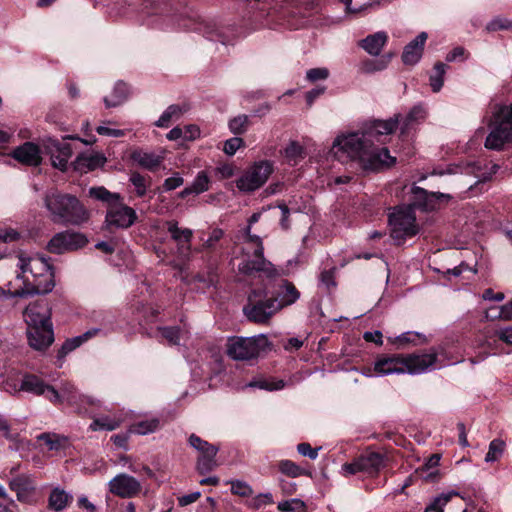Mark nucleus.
Here are the masks:
<instances>
[{"label":"nucleus","instance_id":"nucleus-39","mask_svg":"<svg viewBox=\"0 0 512 512\" xmlns=\"http://www.w3.org/2000/svg\"><path fill=\"white\" fill-rule=\"evenodd\" d=\"M278 469L288 477L296 478L305 474V470L291 460H281L278 463Z\"/></svg>","mask_w":512,"mask_h":512},{"label":"nucleus","instance_id":"nucleus-50","mask_svg":"<svg viewBox=\"0 0 512 512\" xmlns=\"http://www.w3.org/2000/svg\"><path fill=\"white\" fill-rule=\"evenodd\" d=\"M209 177L205 171H200L191 184L194 194H200L209 189Z\"/></svg>","mask_w":512,"mask_h":512},{"label":"nucleus","instance_id":"nucleus-9","mask_svg":"<svg viewBox=\"0 0 512 512\" xmlns=\"http://www.w3.org/2000/svg\"><path fill=\"white\" fill-rule=\"evenodd\" d=\"M238 269L247 276L259 274L267 278H274L279 275L275 266L264 257V250H261V254H258L257 250L248 251Z\"/></svg>","mask_w":512,"mask_h":512},{"label":"nucleus","instance_id":"nucleus-49","mask_svg":"<svg viewBox=\"0 0 512 512\" xmlns=\"http://www.w3.org/2000/svg\"><path fill=\"white\" fill-rule=\"evenodd\" d=\"M181 114V109L178 105H170L160 116L158 121L156 122V126L158 127H168L171 119L174 116H179Z\"/></svg>","mask_w":512,"mask_h":512},{"label":"nucleus","instance_id":"nucleus-31","mask_svg":"<svg viewBox=\"0 0 512 512\" xmlns=\"http://www.w3.org/2000/svg\"><path fill=\"white\" fill-rule=\"evenodd\" d=\"M128 96V87L124 82H117L114 86L111 96L104 98V104L107 108L117 107L124 103Z\"/></svg>","mask_w":512,"mask_h":512},{"label":"nucleus","instance_id":"nucleus-16","mask_svg":"<svg viewBox=\"0 0 512 512\" xmlns=\"http://www.w3.org/2000/svg\"><path fill=\"white\" fill-rule=\"evenodd\" d=\"M24 320L27 325L53 326L51 308L46 301L30 303L24 310Z\"/></svg>","mask_w":512,"mask_h":512},{"label":"nucleus","instance_id":"nucleus-33","mask_svg":"<svg viewBox=\"0 0 512 512\" xmlns=\"http://www.w3.org/2000/svg\"><path fill=\"white\" fill-rule=\"evenodd\" d=\"M425 117V109L422 106H414L403 120L401 126V134L408 133L416 123L424 120Z\"/></svg>","mask_w":512,"mask_h":512},{"label":"nucleus","instance_id":"nucleus-63","mask_svg":"<svg viewBox=\"0 0 512 512\" xmlns=\"http://www.w3.org/2000/svg\"><path fill=\"white\" fill-rule=\"evenodd\" d=\"M96 131L100 135L109 136V137H122L125 135V131L121 129H112L106 126H98Z\"/></svg>","mask_w":512,"mask_h":512},{"label":"nucleus","instance_id":"nucleus-47","mask_svg":"<svg viewBox=\"0 0 512 512\" xmlns=\"http://www.w3.org/2000/svg\"><path fill=\"white\" fill-rule=\"evenodd\" d=\"M82 339L81 337L77 336L74 338L67 339L61 348L58 350L57 358L59 361H62L67 354L78 348L80 345H82Z\"/></svg>","mask_w":512,"mask_h":512},{"label":"nucleus","instance_id":"nucleus-60","mask_svg":"<svg viewBox=\"0 0 512 512\" xmlns=\"http://www.w3.org/2000/svg\"><path fill=\"white\" fill-rule=\"evenodd\" d=\"M278 207L281 210L280 226L282 229L288 230L290 228V210L285 203L279 204Z\"/></svg>","mask_w":512,"mask_h":512},{"label":"nucleus","instance_id":"nucleus-5","mask_svg":"<svg viewBox=\"0 0 512 512\" xmlns=\"http://www.w3.org/2000/svg\"><path fill=\"white\" fill-rule=\"evenodd\" d=\"M488 125L491 131L485 140L486 148L500 150L505 143L512 142V104L495 107Z\"/></svg>","mask_w":512,"mask_h":512},{"label":"nucleus","instance_id":"nucleus-42","mask_svg":"<svg viewBox=\"0 0 512 512\" xmlns=\"http://www.w3.org/2000/svg\"><path fill=\"white\" fill-rule=\"evenodd\" d=\"M505 448V442L500 439H494L489 444L488 452L485 456L486 462H495L497 461L503 454Z\"/></svg>","mask_w":512,"mask_h":512},{"label":"nucleus","instance_id":"nucleus-29","mask_svg":"<svg viewBox=\"0 0 512 512\" xmlns=\"http://www.w3.org/2000/svg\"><path fill=\"white\" fill-rule=\"evenodd\" d=\"M106 159L100 154L80 155L76 158L75 169L77 171L88 172L104 165Z\"/></svg>","mask_w":512,"mask_h":512},{"label":"nucleus","instance_id":"nucleus-1","mask_svg":"<svg viewBox=\"0 0 512 512\" xmlns=\"http://www.w3.org/2000/svg\"><path fill=\"white\" fill-rule=\"evenodd\" d=\"M399 123L398 116L388 120H373L363 125L361 130L339 136L333 142L332 152L338 157L357 161L364 170L379 171L392 166L396 159L386 147L379 148L374 143L385 144Z\"/></svg>","mask_w":512,"mask_h":512},{"label":"nucleus","instance_id":"nucleus-36","mask_svg":"<svg viewBox=\"0 0 512 512\" xmlns=\"http://www.w3.org/2000/svg\"><path fill=\"white\" fill-rule=\"evenodd\" d=\"M446 72V65L438 62L434 65L433 73L430 75V86L433 92H439L444 83V75Z\"/></svg>","mask_w":512,"mask_h":512},{"label":"nucleus","instance_id":"nucleus-25","mask_svg":"<svg viewBox=\"0 0 512 512\" xmlns=\"http://www.w3.org/2000/svg\"><path fill=\"white\" fill-rule=\"evenodd\" d=\"M167 230L171 238L177 242L178 249L181 251L189 252L190 243L193 237V231L189 228H180L176 221L167 222Z\"/></svg>","mask_w":512,"mask_h":512},{"label":"nucleus","instance_id":"nucleus-55","mask_svg":"<svg viewBox=\"0 0 512 512\" xmlns=\"http://www.w3.org/2000/svg\"><path fill=\"white\" fill-rule=\"evenodd\" d=\"M329 76V70L327 68H313L307 71L306 78L310 82H316L318 80H325Z\"/></svg>","mask_w":512,"mask_h":512},{"label":"nucleus","instance_id":"nucleus-23","mask_svg":"<svg viewBox=\"0 0 512 512\" xmlns=\"http://www.w3.org/2000/svg\"><path fill=\"white\" fill-rule=\"evenodd\" d=\"M427 37L426 32H421L405 46L402 54V60L405 64L414 65L420 60Z\"/></svg>","mask_w":512,"mask_h":512},{"label":"nucleus","instance_id":"nucleus-35","mask_svg":"<svg viewBox=\"0 0 512 512\" xmlns=\"http://www.w3.org/2000/svg\"><path fill=\"white\" fill-rule=\"evenodd\" d=\"M121 421L119 419L110 418L109 416H102L93 420L90 424L92 431L106 430L113 431L120 426Z\"/></svg>","mask_w":512,"mask_h":512},{"label":"nucleus","instance_id":"nucleus-13","mask_svg":"<svg viewBox=\"0 0 512 512\" xmlns=\"http://www.w3.org/2000/svg\"><path fill=\"white\" fill-rule=\"evenodd\" d=\"M136 219L137 215L133 208L118 202L108 208L105 223L109 227L125 229L132 226Z\"/></svg>","mask_w":512,"mask_h":512},{"label":"nucleus","instance_id":"nucleus-56","mask_svg":"<svg viewBox=\"0 0 512 512\" xmlns=\"http://www.w3.org/2000/svg\"><path fill=\"white\" fill-rule=\"evenodd\" d=\"M321 447L312 448L309 443L302 442L297 445V451L299 454L305 457H309L312 460H315L318 457V451Z\"/></svg>","mask_w":512,"mask_h":512},{"label":"nucleus","instance_id":"nucleus-19","mask_svg":"<svg viewBox=\"0 0 512 512\" xmlns=\"http://www.w3.org/2000/svg\"><path fill=\"white\" fill-rule=\"evenodd\" d=\"M10 155L16 161L26 166L36 167L42 162L40 148L33 142H25L16 147Z\"/></svg>","mask_w":512,"mask_h":512},{"label":"nucleus","instance_id":"nucleus-48","mask_svg":"<svg viewBox=\"0 0 512 512\" xmlns=\"http://www.w3.org/2000/svg\"><path fill=\"white\" fill-rule=\"evenodd\" d=\"M390 59L391 55L389 54L377 60L366 61L363 65V69L367 73L381 71L387 67L388 63L390 62Z\"/></svg>","mask_w":512,"mask_h":512},{"label":"nucleus","instance_id":"nucleus-51","mask_svg":"<svg viewBox=\"0 0 512 512\" xmlns=\"http://www.w3.org/2000/svg\"><path fill=\"white\" fill-rule=\"evenodd\" d=\"M228 483L231 485V492L235 495L249 497L253 493L251 486L244 481L231 480Z\"/></svg>","mask_w":512,"mask_h":512},{"label":"nucleus","instance_id":"nucleus-43","mask_svg":"<svg viewBox=\"0 0 512 512\" xmlns=\"http://www.w3.org/2000/svg\"><path fill=\"white\" fill-rule=\"evenodd\" d=\"M245 235V243L247 245L248 251L257 250L258 254H261V250H264L263 242L261 237L258 235L252 234L250 226H247L244 229Z\"/></svg>","mask_w":512,"mask_h":512},{"label":"nucleus","instance_id":"nucleus-54","mask_svg":"<svg viewBox=\"0 0 512 512\" xmlns=\"http://www.w3.org/2000/svg\"><path fill=\"white\" fill-rule=\"evenodd\" d=\"M59 394L62 396V402L64 400L72 403L76 398V391L73 384L69 382H64L61 384Z\"/></svg>","mask_w":512,"mask_h":512},{"label":"nucleus","instance_id":"nucleus-6","mask_svg":"<svg viewBox=\"0 0 512 512\" xmlns=\"http://www.w3.org/2000/svg\"><path fill=\"white\" fill-rule=\"evenodd\" d=\"M268 346V338L263 334L253 337H233L228 341L227 355L234 360H250L258 357Z\"/></svg>","mask_w":512,"mask_h":512},{"label":"nucleus","instance_id":"nucleus-3","mask_svg":"<svg viewBox=\"0 0 512 512\" xmlns=\"http://www.w3.org/2000/svg\"><path fill=\"white\" fill-rule=\"evenodd\" d=\"M44 205L54 223L79 226L90 218L89 210L75 195L56 189L46 193Z\"/></svg>","mask_w":512,"mask_h":512},{"label":"nucleus","instance_id":"nucleus-34","mask_svg":"<svg viewBox=\"0 0 512 512\" xmlns=\"http://www.w3.org/2000/svg\"><path fill=\"white\" fill-rule=\"evenodd\" d=\"M160 427V421L157 418L142 420L132 424L129 432L137 435H147L157 431Z\"/></svg>","mask_w":512,"mask_h":512},{"label":"nucleus","instance_id":"nucleus-53","mask_svg":"<svg viewBox=\"0 0 512 512\" xmlns=\"http://www.w3.org/2000/svg\"><path fill=\"white\" fill-rule=\"evenodd\" d=\"M244 145V141L240 137H233L225 141L223 151L227 155H234L237 150Z\"/></svg>","mask_w":512,"mask_h":512},{"label":"nucleus","instance_id":"nucleus-30","mask_svg":"<svg viewBox=\"0 0 512 512\" xmlns=\"http://www.w3.org/2000/svg\"><path fill=\"white\" fill-rule=\"evenodd\" d=\"M0 432L11 443V448L19 450L23 448L25 441L18 432L11 429L8 419L0 414Z\"/></svg>","mask_w":512,"mask_h":512},{"label":"nucleus","instance_id":"nucleus-64","mask_svg":"<svg viewBox=\"0 0 512 512\" xmlns=\"http://www.w3.org/2000/svg\"><path fill=\"white\" fill-rule=\"evenodd\" d=\"M201 496V493L200 492H192L190 494H187V495H183L181 497L178 498V503L181 507H185L187 505H190L194 502H196Z\"/></svg>","mask_w":512,"mask_h":512},{"label":"nucleus","instance_id":"nucleus-2","mask_svg":"<svg viewBox=\"0 0 512 512\" xmlns=\"http://www.w3.org/2000/svg\"><path fill=\"white\" fill-rule=\"evenodd\" d=\"M18 266L22 273L30 272L32 279L24 280L23 286L15 290V296L47 294L53 290L55 286L53 267L44 256L21 254Z\"/></svg>","mask_w":512,"mask_h":512},{"label":"nucleus","instance_id":"nucleus-57","mask_svg":"<svg viewBox=\"0 0 512 512\" xmlns=\"http://www.w3.org/2000/svg\"><path fill=\"white\" fill-rule=\"evenodd\" d=\"M184 183V179L180 176L179 173H174L173 176L165 179L163 183V189L165 191H171L174 190L180 186H182Z\"/></svg>","mask_w":512,"mask_h":512},{"label":"nucleus","instance_id":"nucleus-14","mask_svg":"<svg viewBox=\"0 0 512 512\" xmlns=\"http://www.w3.org/2000/svg\"><path fill=\"white\" fill-rule=\"evenodd\" d=\"M109 491L121 498H132L138 495L141 491V483L125 473H120L112 478L109 483Z\"/></svg>","mask_w":512,"mask_h":512},{"label":"nucleus","instance_id":"nucleus-40","mask_svg":"<svg viewBox=\"0 0 512 512\" xmlns=\"http://www.w3.org/2000/svg\"><path fill=\"white\" fill-rule=\"evenodd\" d=\"M455 495H457V493L453 492L440 494L439 496L435 497L432 500V502L426 507L424 512H443L444 507Z\"/></svg>","mask_w":512,"mask_h":512},{"label":"nucleus","instance_id":"nucleus-17","mask_svg":"<svg viewBox=\"0 0 512 512\" xmlns=\"http://www.w3.org/2000/svg\"><path fill=\"white\" fill-rule=\"evenodd\" d=\"M27 338L31 348L44 351L54 342L53 326L27 325Z\"/></svg>","mask_w":512,"mask_h":512},{"label":"nucleus","instance_id":"nucleus-46","mask_svg":"<svg viewBox=\"0 0 512 512\" xmlns=\"http://www.w3.org/2000/svg\"><path fill=\"white\" fill-rule=\"evenodd\" d=\"M37 439L44 442L49 450H59L62 446V441L65 440L55 433H42Z\"/></svg>","mask_w":512,"mask_h":512},{"label":"nucleus","instance_id":"nucleus-20","mask_svg":"<svg viewBox=\"0 0 512 512\" xmlns=\"http://www.w3.org/2000/svg\"><path fill=\"white\" fill-rule=\"evenodd\" d=\"M9 487L16 493L18 501L27 504L33 503L36 487L31 477L18 475L10 480Z\"/></svg>","mask_w":512,"mask_h":512},{"label":"nucleus","instance_id":"nucleus-27","mask_svg":"<svg viewBox=\"0 0 512 512\" xmlns=\"http://www.w3.org/2000/svg\"><path fill=\"white\" fill-rule=\"evenodd\" d=\"M73 500V496L60 487L51 490L48 497V508L54 512L64 510Z\"/></svg>","mask_w":512,"mask_h":512},{"label":"nucleus","instance_id":"nucleus-22","mask_svg":"<svg viewBox=\"0 0 512 512\" xmlns=\"http://www.w3.org/2000/svg\"><path fill=\"white\" fill-rule=\"evenodd\" d=\"M270 297L277 300L281 310L294 304L299 299L300 292L292 282L282 279Z\"/></svg>","mask_w":512,"mask_h":512},{"label":"nucleus","instance_id":"nucleus-58","mask_svg":"<svg viewBox=\"0 0 512 512\" xmlns=\"http://www.w3.org/2000/svg\"><path fill=\"white\" fill-rule=\"evenodd\" d=\"M224 232L222 229L216 228L214 229L209 238L203 243V247L206 249H214L216 246V243L220 241V239L223 237Z\"/></svg>","mask_w":512,"mask_h":512},{"label":"nucleus","instance_id":"nucleus-11","mask_svg":"<svg viewBox=\"0 0 512 512\" xmlns=\"http://www.w3.org/2000/svg\"><path fill=\"white\" fill-rule=\"evenodd\" d=\"M88 242L86 236L80 232L63 231L55 234L47 244L51 253L62 254L84 247Z\"/></svg>","mask_w":512,"mask_h":512},{"label":"nucleus","instance_id":"nucleus-24","mask_svg":"<svg viewBox=\"0 0 512 512\" xmlns=\"http://www.w3.org/2000/svg\"><path fill=\"white\" fill-rule=\"evenodd\" d=\"M404 356L397 355L378 359L375 362L374 370L380 375H389L393 373H405Z\"/></svg>","mask_w":512,"mask_h":512},{"label":"nucleus","instance_id":"nucleus-45","mask_svg":"<svg viewBox=\"0 0 512 512\" xmlns=\"http://www.w3.org/2000/svg\"><path fill=\"white\" fill-rule=\"evenodd\" d=\"M158 330L170 345H178L180 338L184 332L181 328L175 326L159 327Z\"/></svg>","mask_w":512,"mask_h":512},{"label":"nucleus","instance_id":"nucleus-59","mask_svg":"<svg viewBox=\"0 0 512 512\" xmlns=\"http://www.w3.org/2000/svg\"><path fill=\"white\" fill-rule=\"evenodd\" d=\"M340 1L345 5L346 12L347 13H351V14H358V13H361V12L365 11L369 7H373L374 5H379V3L371 2V3H366L364 5H361L358 8H353L352 7V0H340Z\"/></svg>","mask_w":512,"mask_h":512},{"label":"nucleus","instance_id":"nucleus-21","mask_svg":"<svg viewBox=\"0 0 512 512\" xmlns=\"http://www.w3.org/2000/svg\"><path fill=\"white\" fill-rule=\"evenodd\" d=\"M413 193L417 199L416 205L425 211H433L439 208L441 202L451 200V195L440 192H428L423 188L414 187Z\"/></svg>","mask_w":512,"mask_h":512},{"label":"nucleus","instance_id":"nucleus-8","mask_svg":"<svg viewBox=\"0 0 512 512\" xmlns=\"http://www.w3.org/2000/svg\"><path fill=\"white\" fill-rule=\"evenodd\" d=\"M272 171V164L268 161L255 163L237 180V188L243 192H253L267 181Z\"/></svg>","mask_w":512,"mask_h":512},{"label":"nucleus","instance_id":"nucleus-38","mask_svg":"<svg viewBox=\"0 0 512 512\" xmlns=\"http://www.w3.org/2000/svg\"><path fill=\"white\" fill-rule=\"evenodd\" d=\"M284 156L289 162L297 164L299 160L304 158V148L297 141H291L284 150Z\"/></svg>","mask_w":512,"mask_h":512},{"label":"nucleus","instance_id":"nucleus-41","mask_svg":"<svg viewBox=\"0 0 512 512\" xmlns=\"http://www.w3.org/2000/svg\"><path fill=\"white\" fill-rule=\"evenodd\" d=\"M250 121L247 115H238L229 121V129L235 135L243 134L247 131Z\"/></svg>","mask_w":512,"mask_h":512},{"label":"nucleus","instance_id":"nucleus-32","mask_svg":"<svg viewBox=\"0 0 512 512\" xmlns=\"http://www.w3.org/2000/svg\"><path fill=\"white\" fill-rule=\"evenodd\" d=\"M88 193L91 198L106 203L108 208L121 200L120 194L112 193L103 186L91 187Z\"/></svg>","mask_w":512,"mask_h":512},{"label":"nucleus","instance_id":"nucleus-18","mask_svg":"<svg viewBox=\"0 0 512 512\" xmlns=\"http://www.w3.org/2000/svg\"><path fill=\"white\" fill-rule=\"evenodd\" d=\"M405 373L421 374L426 372L429 368H437V354L424 353V354H410L404 356Z\"/></svg>","mask_w":512,"mask_h":512},{"label":"nucleus","instance_id":"nucleus-61","mask_svg":"<svg viewBox=\"0 0 512 512\" xmlns=\"http://www.w3.org/2000/svg\"><path fill=\"white\" fill-rule=\"evenodd\" d=\"M335 269L325 270L321 272L320 274V281L322 284H324L327 288L334 287L336 285L335 282Z\"/></svg>","mask_w":512,"mask_h":512},{"label":"nucleus","instance_id":"nucleus-15","mask_svg":"<svg viewBox=\"0 0 512 512\" xmlns=\"http://www.w3.org/2000/svg\"><path fill=\"white\" fill-rule=\"evenodd\" d=\"M383 465V456L377 452H370L361 455L352 463H346L343 465V470L350 475L358 472H365L374 474L379 471Z\"/></svg>","mask_w":512,"mask_h":512},{"label":"nucleus","instance_id":"nucleus-7","mask_svg":"<svg viewBox=\"0 0 512 512\" xmlns=\"http://www.w3.org/2000/svg\"><path fill=\"white\" fill-rule=\"evenodd\" d=\"M391 237L400 243L419 232L416 216L411 206L399 207L389 215Z\"/></svg>","mask_w":512,"mask_h":512},{"label":"nucleus","instance_id":"nucleus-4","mask_svg":"<svg viewBox=\"0 0 512 512\" xmlns=\"http://www.w3.org/2000/svg\"><path fill=\"white\" fill-rule=\"evenodd\" d=\"M280 311L276 299L268 296L265 288H255L250 291L247 303L243 306L246 318L256 324H265L271 317Z\"/></svg>","mask_w":512,"mask_h":512},{"label":"nucleus","instance_id":"nucleus-37","mask_svg":"<svg viewBox=\"0 0 512 512\" xmlns=\"http://www.w3.org/2000/svg\"><path fill=\"white\" fill-rule=\"evenodd\" d=\"M130 182L135 187L137 196L143 197L148 187L151 185V178L149 176H143L138 172H132L130 175Z\"/></svg>","mask_w":512,"mask_h":512},{"label":"nucleus","instance_id":"nucleus-28","mask_svg":"<svg viewBox=\"0 0 512 512\" xmlns=\"http://www.w3.org/2000/svg\"><path fill=\"white\" fill-rule=\"evenodd\" d=\"M387 39L388 36L385 32H376L361 40L360 46L370 55L377 56L386 44Z\"/></svg>","mask_w":512,"mask_h":512},{"label":"nucleus","instance_id":"nucleus-62","mask_svg":"<svg viewBox=\"0 0 512 512\" xmlns=\"http://www.w3.org/2000/svg\"><path fill=\"white\" fill-rule=\"evenodd\" d=\"M509 27H511V22L501 18L494 19L487 25V29L490 31L504 30Z\"/></svg>","mask_w":512,"mask_h":512},{"label":"nucleus","instance_id":"nucleus-52","mask_svg":"<svg viewBox=\"0 0 512 512\" xmlns=\"http://www.w3.org/2000/svg\"><path fill=\"white\" fill-rule=\"evenodd\" d=\"M304 502L299 499H291L279 504V510L283 512H301L304 510Z\"/></svg>","mask_w":512,"mask_h":512},{"label":"nucleus","instance_id":"nucleus-44","mask_svg":"<svg viewBox=\"0 0 512 512\" xmlns=\"http://www.w3.org/2000/svg\"><path fill=\"white\" fill-rule=\"evenodd\" d=\"M248 387H255L259 389H264L268 391L280 390L285 387V382L283 380H255L251 381L247 385Z\"/></svg>","mask_w":512,"mask_h":512},{"label":"nucleus","instance_id":"nucleus-26","mask_svg":"<svg viewBox=\"0 0 512 512\" xmlns=\"http://www.w3.org/2000/svg\"><path fill=\"white\" fill-rule=\"evenodd\" d=\"M131 158L141 167L150 171L155 170L164 160L163 155H159L153 152H145L143 150L133 151Z\"/></svg>","mask_w":512,"mask_h":512},{"label":"nucleus","instance_id":"nucleus-10","mask_svg":"<svg viewBox=\"0 0 512 512\" xmlns=\"http://www.w3.org/2000/svg\"><path fill=\"white\" fill-rule=\"evenodd\" d=\"M188 442L198 453L199 457L196 462V469L200 474H206L212 471L216 466V455L218 447L208 443L199 436L191 434Z\"/></svg>","mask_w":512,"mask_h":512},{"label":"nucleus","instance_id":"nucleus-12","mask_svg":"<svg viewBox=\"0 0 512 512\" xmlns=\"http://www.w3.org/2000/svg\"><path fill=\"white\" fill-rule=\"evenodd\" d=\"M19 390L37 396L44 395L53 404L62 403V396L59 392L53 386L46 384L41 378L33 374H26L23 377Z\"/></svg>","mask_w":512,"mask_h":512}]
</instances>
